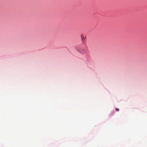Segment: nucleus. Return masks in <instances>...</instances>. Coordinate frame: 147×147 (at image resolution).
<instances>
[{
    "label": "nucleus",
    "instance_id": "f257e3e1",
    "mask_svg": "<svg viewBox=\"0 0 147 147\" xmlns=\"http://www.w3.org/2000/svg\"><path fill=\"white\" fill-rule=\"evenodd\" d=\"M77 50L81 54H85L86 52V51L83 47H80L78 48Z\"/></svg>",
    "mask_w": 147,
    "mask_h": 147
},
{
    "label": "nucleus",
    "instance_id": "f03ea898",
    "mask_svg": "<svg viewBox=\"0 0 147 147\" xmlns=\"http://www.w3.org/2000/svg\"><path fill=\"white\" fill-rule=\"evenodd\" d=\"M81 39L82 42H84L85 38L83 35H81Z\"/></svg>",
    "mask_w": 147,
    "mask_h": 147
},
{
    "label": "nucleus",
    "instance_id": "7ed1b4c3",
    "mask_svg": "<svg viewBox=\"0 0 147 147\" xmlns=\"http://www.w3.org/2000/svg\"><path fill=\"white\" fill-rule=\"evenodd\" d=\"M115 110H116V111H119V109L117 108H116Z\"/></svg>",
    "mask_w": 147,
    "mask_h": 147
}]
</instances>
